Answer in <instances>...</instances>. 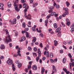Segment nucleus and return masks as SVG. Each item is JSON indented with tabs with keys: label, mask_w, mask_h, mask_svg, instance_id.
<instances>
[{
	"label": "nucleus",
	"mask_w": 74,
	"mask_h": 74,
	"mask_svg": "<svg viewBox=\"0 0 74 74\" xmlns=\"http://www.w3.org/2000/svg\"><path fill=\"white\" fill-rule=\"evenodd\" d=\"M54 4L53 5V8H52V9H51V10L49 11V13H51V12L53 11V10L52 9H53L54 8V7H55V5H56V3L55 2V1H54L53 2Z\"/></svg>",
	"instance_id": "nucleus-4"
},
{
	"label": "nucleus",
	"mask_w": 74,
	"mask_h": 74,
	"mask_svg": "<svg viewBox=\"0 0 74 74\" xmlns=\"http://www.w3.org/2000/svg\"><path fill=\"white\" fill-rule=\"evenodd\" d=\"M50 58H52L53 57V55L52 53H50Z\"/></svg>",
	"instance_id": "nucleus-29"
},
{
	"label": "nucleus",
	"mask_w": 74,
	"mask_h": 74,
	"mask_svg": "<svg viewBox=\"0 0 74 74\" xmlns=\"http://www.w3.org/2000/svg\"><path fill=\"white\" fill-rule=\"evenodd\" d=\"M21 40H23L24 41L26 40V37L23 36L21 38Z\"/></svg>",
	"instance_id": "nucleus-28"
},
{
	"label": "nucleus",
	"mask_w": 74,
	"mask_h": 74,
	"mask_svg": "<svg viewBox=\"0 0 74 74\" xmlns=\"http://www.w3.org/2000/svg\"><path fill=\"white\" fill-rule=\"evenodd\" d=\"M19 8L20 9L22 8V5L21 4H19Z\"/></svg>",
	"instance_id": "nucleus-44"
},
{
	"label": "nucleus",
	"mask_w": 74,
	"mask_h": 74,
	"mask_svg": "<svg viewBox=\"0 0 74 74\" xmlns=\"http://www.w3.org/2000/svg\"><path fill=\"white\" fill-rule=\"evenodd\" d=\"M7 5L8 7H11V3L10 2H9L7 3Z\"/></svg>",
	"instance_id": "nucleus-16"
},
{
	"label": "nucleus",
	"mask_w": 74,
	"mask_h": 74,
	"mask_svg": "<svg viewBox=\"0 0 74 74\" xmlns=\"http://www.w3.org/2000/svg\"><path fill=\"white\" fill-rule=\"evenodd\" d=\"M16 4V3L14 2V8H15V9L16 10V11L17 12H19V10L18 9V5Z\"/></svg>",
	"instance_id": "nucleus-5"
},
{
	"label": "nucleus",
	"mask_w": 74,
	"mask_h": 74,
	"mask_svg": "<svg viewBox=\"0 0 74 74\" xmlns=\"http://www.w3.org/2000/svg\"><path fill=\"white\" fill-rule=\"evenodd\" d=\"M66 5L67 7H69V5H70V3H69L68 1H66Z\"/></svg>",
	"instance_id": "nucleus-24"
},
{
	"label": "nucleus",
	"mask_w": 74,
	"mask_h": 74,
	"mask_svg": "<svg viewBox=\"0 0 74 74\" xmlns=\"http://www.w3.org/2000/svg\"><path fill=\"white\" fill-rule=\"evenodd\" d=\"M27 18L29 20H31L32 19V16L30 14H29L27 16Z\"/></svg>",
	"instance_id": "nucleus-9"
},
{
	"label": "nucleus",
	"mask_w": 74,
	"mask_h": 74,
	"mask_svg": "<svg viewBox=\"0 0 74 74\" xmlns=\"http://www.w3.org/2000/svg\"><path fill=\"white\" fill-rule=\"evenodd\" d=\"M46 58H45V57H44L42 58V60H44Z\"/></svg>",
	"instance_id": "nucleus-58"
},
{
	"label": "nucleus",
	"mask_w": 74,
	"mask_h": 74,
	"mask_svg": "<svg viewBox=\"0 0 74 74\" xmlns=\"http://www.w3.org/2000/svg\"><path fill=\"white\" fill-rule=\"evenodd\" d=\"M51 14H50L49 16H47V19H48L50 17H51Z\"/></svg>",
	"instance_id": "nucleus-42"
},
{
	"label": "nucleus",
	"mask_w": 74,
	"mask_h": 74,
	"mask_svg": "<svg viewBox=\"0 0 74 74\" xmlns=\"http://www.w3.org/2000/svg\"><path fill=\"white\" fill-rule=\"evenodd\" d=\"M45 71V69L44 68L42 67L41 69V72L42 74H43L44 73V72Z\"/></svg>",
	"instance_id": "nucleus-18"
},
{
	"label": "nucleus",
	"mask_w": 74,
	"mask_h": 74,
	"mask_svg": "<svg viewBox=\"0 0 74 74\" xmlns=\"http://www.w3.org/2000/svg\"><path fill=\"white\" fill-rule=\"evenodd\" d=\"M39 62H40V63L41 64V63H42V60L40 59L39 60Z\"/></svg>",
	"instance_id": "nucleus-60"
},
{
	"label": "nucleus",
	"mask_w": 74,
	"mask_h": 74,
	"mask_svg": "<svg viewBox=\"0 0 74 74\" xmlns=\"http://www.w3.org/2000/svg\"><path fill=\"white\" fill-rule=\"evenodd\" d=\"M68 56H69L70 58H72V56H71L70 53H69L68 54Z\"/></svg>",
	"instance_id": "nucleus-35"
},
{
	"label": "nucleus",
	"mask_w": 74,
	"mask_h": 74,
	"mask_svg": "<svg viewBox=\"0 0 74 74\" xmlns=\"http://www.w3.org/2000/svg\"><path fill=\"white\" fill-rule=\"evenodd\" d=\"M63 71H64V72L66 73V74H69L70 73V71H67V69L66 68H63Z\"/></svg>",
	"instance_id": "nucleus-8"
},
{
	"label": "nucleus",
	"mask_w": 74,
	"mask_h": 74,
	"mask_svg": "<svg viewBox=\"0 0 74 74\" xmlns=\"http://www.w3.org/2000/svg\"><path fill=\"white\" fill-rule=\"evenodd\" d=\"M37 40V38H36L34 37L33 38V39L32 40V42H35L36 41V40Z\"/></svg>",
	"instance_id": "nucleus-20"
},
{
	"label": "nucleus",
	"mask_w": 74,
	"mask_h": 74,
	"mask_svg": "<svg viewBox=\"0 0 74 74\" xmlns=\"http://www.w3.org/2000/svg\"><path fill=\"white\" fill-rule=\"evenodd\" d=\"M61 29L60 28V27L58 28L56 30V32H57V33H58V32H60V31Z\"/></svg>",
	"instance_id": "nucleus-15"
},
{
	"label": "nucleus",
	"mask_w": 74,
	"mask_h": 74,
	"mask_svg": "<svg viewBox=\"0 0 74 74\" xmlns=\"http://www.w3.org/2000/svg\"><path fill=\"white\" fill-rule=\"evenodd\" d=\"M27 5V4L26 3H24L23 4V8H26V6Z\"/></svg>",
	"instance_id": "nucleus-23"
},
{
	"label": "nucleus",
	"mask_w": 74,
	"mask_h": 74,
	"mask_svg": "<svg viewBox=\"0 0 74 74\" xmlns=\"http://www.w3.org/2000/svg\"><path fill=\"white\" fill-rule=\"evenodd\" d=\"M28 24L29 25H30L32 23L31 21H29L28 22Z\"/></svg>",
	"instance_id": "nucleus-64"
},
{
	"label": "nucleus",
	"mask_w": 74,
	"mask_h": 74,
	"mask_svg": "<svg viewBox=\"0 0 74 74\" xmlns=\"http://www.w3.org/2000/svg\"><path fill=\"white\" fill-rule=\"evenodd\" d=\"M34 0H30V3L31 4H32L33 3V2Z\"/></svg>",
	"instance_id": "nucleus-51"
},
{
	"label": "nucleus",
	"mask_w": 74,
	"mask_h": 74,
	"mask_svg": "<svg viewBox=\"0 0 74 74\" xmlns=\"http://www.w3.org/2000/svg\"><path fill=\"white\" fill-rule=\"evenodd\" d=\"M44 55H46L47 58H49V53L48 51H45L44 52Z\"/></svg>",
	"instance_id": "nucleus-7"
},
{
	"label": "nucleus",
	"mask_w": 74,
	"mask_h": 74,
	"mask_svg": "<svg viewBox=\"0 0 74 74\" xmlns=\"http://www.w3.org/2000/svg\"><path fill=\"white\" fill-rule=\"evenodd\" d=\"M54 42L55 46H56V45H57V44H58V42L56 40H54Z\"/></svg>",
	"instance_id": "nucleus-19"
},
{
	"label": "nucleus",
	"mask_w": 74,
	"mask_h": 74,
	"mask_svg": "<svg viewBox=\"0 0 74 74\" xmlns=\"http://www.w3.org/2000/svg\"><path fill=\"white\" fill-rule=\"evenodd\" d=\"M54 27L55 28H56V29L58 27V25L56 23H54L53 25Z\"/></svg>",
	"instance_id": "nucleus-26"
},
{
	"label": "nucleus",
	"mask_w": 74,
	"mask_h": 74,
	"mask_svg": "<svg viewBox=\"0 0 74 74\" xmlns=\"http://www.w3.org/2000/svg\"><path fill=\"white\" fill-rule=\"evenodd\" d=\"M59 5H56V8H59Z\"/></svg>",
	"instance_id": "nucleus-54"
},
{
	"label": "nucleus",
	"mask_w": 74,
	"mask_h": 74,
	"mask_svg": "<svg viewBox=\"0 0 74 74\" xmlns=\"http://www.w3.org/2000/svg\"><path fill=\"white\" fill-rule=\"evenodd\" d=\"M37 48L36 47H35L34 48V51H35V52H36L37 51Z\"/></svg>",
	"instance_id": "nucleus-34"
},
{
	"label": "nucleus",
	"mask_w": 74,
	"mask_h": 74,
	"mask_svg": "<svg viewBox=\"0 0 74 74\" xmlns=\"http://www.w3.org/2000/svg\"><path fill=\"white\" fill-rule=\"evenodd\" d=\"M26 12H25V14H24V16L25 17V18H26V17H27V16H26Z\"/></svg>",
	"instance_id": "nucleus-45"
},
{
	"label": "nucleus",
	"mask_w": 74,
	"mask_h": 74,
	"mask_svg": "<svg viewBox=\"0 0 74 74\" xmlns=\"http://www.w3.org/2000/svg\"><path fill=\"white\" fill-rule=\"evenodd\" d=\"M4 6V4L3 3H0V7H2V8H1L0 9L1 10H4V8H3V7Z\"/></svg>",
	"instance_id": "nucleus-12"
},
{
	"label": "nucleus",
	"mask_w": 74,
	"mask_h": 74,
	"mask_svg": "<svg viewBox=\"0 0 74 74\" xmlns=\"http://www.w3.org/2000/svg\"><path fill=\"white\" fill-rule=\"evenodd\" d=\"M74 28H72V29H71V32H74Z\"/></svg>",
	"instance_id": "nucleus-63"
},
{
	"label": "nucleus",
	"mask_w": 74,
	"mask_h": 74,
	"mask_svg": "<svg viewBox=\"0 0 74 74\" xmlns=\"http://www.w3.org/2000/svg\"><path fill=\"white\" fill-rule=\"evenodd\" d=\"M17 53H18V55H17L16 54H15L14 55V57H16V58L17 56H18V55H19V50H18V52H17Z\"/></svg>",
	"instance_id": "nucleus-21"
},
{
	"label": "nucleus",
	"mask_w": 74,
	"mask_h": 74,
	"mask_svg": "<svg viewBox=\"0 0 74 74\" xmlns=\"http://www.w3.org/2000/svg\"><path fill=\"white\" fill-rule=\"evenodd\" d=\"M28 50L31 51L32 50V48L31 47H29L28 48Z\"/></svg>",
	"instance_id": "nucleus-50"
},
{
	"label": "nucleus",
	"mask_w": 74,
	"mask_h": 74,
	"mask_svg": "<svg viewBox=\"0 0 74 74\" xmlns=\"http://www.w3.org/2000/svg\"><path fill=\"white\" fill-rule=\"evenodd\" d=\"M10 22L12 25L15 24L16 23V19H14L13 21H12L10 20Z\"/></svg>",
	"instance_id": "nucleus-6"
},
{
	"label": "nucleus",
	"mask_w": 74,
	"mask_h": 74,
	"mask_svg": "<svg viewBox=\"0 0 74 74\" xmlns=\"http://www.w3.org/2000/svg\"><path fill=\"white\" fill-rule=\"evenodd\" d=\"M5 40V42H11V39L10 38V35L6 37V39Z\"/></svg>",
	"instance_id": "nucleus-3"
},
{
	"label": "nucleus",
	"mask_w": 74,
	"mask_h": 74,
	"mask_svg": "<svg viewBox=\"0 0 74 74\" xmlns=\"http://www.w3.org/2000/svg\"><path fill=\"white\" fill-rule=\"evenodd\" d=\"M27 59L28 60H31V59H30V57L29 56H28L27 57Z\"/></svg>",
	"instance_id": "nucleus-52"
},
{
	"label": "nucleus",
	"mask_w": 74,
	"mask_h": 74,
	"mask_svg": "<svg viewBox=\"0 0 74 74\" xmlns=\"http://www.w3.org/2000/svg\"><path fill=\"white\" fill-rule=\"evenodd\" d=\"M22 64L21 63H20L19 64V68H20V67H21V66H22Z\"/></svg>",
	"instance_id": "nucleus-46"
},
{
	"label": "nucleus",
	"mask_w": 74,
	"mask_h": 74,
	"mask_svg": "<svg viewBox=\"0 0 74 74\" xmlns=\"http://www.w3.org/2000/svg\"><path fill=\"white\" fill-rule=\"evenodd\" d=\"M38 57H37L36 58V62H38V60L40 59L39 57L41 56V52L40 51V49H38Z\"/></svg>",
	"instance_id": "nucleus-2"
},
{
	"label": "nucleus",
	"mask_w": 74,
	"mask_h": 74,
	"mask_svg": "<svg viewBox=\"0 0 74 74\" xmlns=\"http://www.w3.org/2000/svg\"><path fill=\"white\" fill-rule=\"evenodd\" d=\"M66 15V14H62V16H63V17H64V16H65Z\"/></svg>",
	"instance_id": "nucleus-59"
},
{
	"label": "nucleus",
	"mask_w": 74,
	"mask_h": 74,
	"mask_svg": "<svg viewBox=\"0 0 74 74\" xmlns=\"http://www.w3.org/2000/svg\"><path fill=\"white\" fill-rule=\"evenodd\" d=\"M29 74H32V71L31 70H29Z\"/></svg>",
	"instance_id": "nucleus-61"
},
{
	"label": "nucleus",
	"mask_w": 74,
	"mask_h": 74,
	"mask_svg": "<svg viewBox=\"0 0 74 74\" xmlns=\"http://www.w3.org/2000/svg\"><path fill=\"white\" fill-rule=\"evenodd\" d=\"M32 68L33 70H36L37 69V66H36L35 65L33 66Z\"/></svg>",
	"instance_id": "nucleus-17"
},
{
	"label": "nucleus",
	"mask_w": 74,
	"mask_h": 74,
	"mask_svg": "<svg viewBox=\"0 0 74 74\" xmlns=\"http://www.w3.org/2000/svg\"><path fill=\"white\" fill-rule=\"evenodd\" d=\"M27 9L25 8L24 10V13L25 12H27Z\"/></svg>",
	"instance_id": "nucleus-53"
},
{
	"label": "nucleus",
	"mask_w": 74,
	"mask_h": 74,
	"mask_svg": "<svg viewBox=\"0 0 74 74\" xmlns=\"http://www.w3.org/2000/svg\"><path fill=\"white\" fill-rule=\"evenodd\" d=\"M22 26L23 27L25 28L26 27V23L25 22L23 23L22 24Z\"/></svg>",
	"instance_id": "nucleus-25"
},
{
	"label": "nucleus",
	"mask_w": 74,
	"mask_h": 74,
	"mask_svg": "<svg viewBox=\"0 0 74 74\" xmlns=\"http://www.w3.org/2000/svg\"><path fill=\"white\" fill-rule=\"evenodd\" d=\"M45 23H48V19H47L45 21Z\"/></svg>",
	"instance_id": "nucleus-39"
},
{
	"label": "nucleus",
	"mask_w": 74,
	"mask_h": 74,
	"mask_svg": "<svg viewBox=\"0 0 74 74\" xmlns=\"http://www.w3.org/2000/svg\"><path fill=\"white\" fill-rule=\"evenodd\" d=\"M5 32H6V34H7L8 35L9 34V33H8V31L7 29H6Z\"/></svg>",
	"instance_id": "nucleus-33"
},
{
	"label": "nucleus",
	"mask_w": 74,
	"mask_h": 74,
	"mask_svg": "<svg viewBox=\"0 0 74 74\" xmlns=\"http://www.w3.org/2000/svg\"><path fill=\"white\" fill-rule=\"evenodd\" d=\"M39 36L41 37H44V35L42 33H40V34Z\"/></svg>",
	"instance_id": "nucleus-31"
},
{
	"label": "nucleus",
	"mask_w": 74,
	"mask_h": 74,
	"mask_svg": "<svg viewBox=\"0 0 74 74\" xmlns=\"http://www.w3.org/2000/svg\"><path fill=\"white\" fill-rule=\"evenodd\" d=\"M66 24L68 26H70V21H68L67 22Z\"/></svg>",
	"instance_id": "nucleus-37"
},
{
	"label": "nucleus",
	"mask_w": 74,
	"mask_h": 74,
	"mask_svg": "<svg viewBox=\"0 0 74 74\" xmlns=\"http://www.w3.org/2000/svg\"><path fill=\"white\" fill-rule=\"evenodd\" d=\"M50 61L52 63H53V62H54V60H53V59H50Z\"/></svg>",
	"instance_id": "nucleus-62"
},
{
	"label": "nucleus",
	"mask_w": 74,
	"mask_h": 74,
	"mask_svg": "<svg viewBox=\"0 0 74 74\" xmlns=\"http://www.w3.org/2000/svg\"><path fill=\"white\" fill-rule=\"evenodd\" d=\"M40 47H41V48H42V43H41L40 44Z\"/></svg>",
	"instance_id": "nucleus-48"
},
{
	"label": "nucleus",
	"mask_w": 74,
	"mask_h": 74,
	"mask_svg": "<svg viewBox=\"0 0 74 74\" xmlns=\"http://www.w3.org/2000/svg\"><path fill=\"white\" fill-rule=\"evenodd\" d=\"M66 58H64L62 60V62L63 63H65L66 62Z\"/></svg>",
	"instance_id": "nucleus-32"
},
{
	"label": "nucleus",
	"mask_w": 74,
	"mask_h": 74,
	"mask_svg": "<svg viewBox=\"0 0 74 74\" xmlns=\"http://www.w3.org/2000/svg\"><path fill=\"white\" fill-rule=\"evenodd\" d=\"M25 35L26 37H29V38H30L31 37V36L29 35V34L28 32H26Z\"/></svg>",
	"instance_id": "nucleus-11"
},
{
	"label": "nucleus",
	"mask_w": 74,
	"mask_h": 74,
	"mask_svg": "<svg viewBox=\"0 0 74 74\" xmlns=\"http://www.w3.org/2000/svg\"><path fill=\"white\" fill-rule=\"evenodd\" d=\"M71 62H73L72 63V65L73 67L74 66V59L73 60V58H71Z\"/></svg>",
	"instance_id": "nucleus-13"
},
{
	"label": "nucleus",
	"mask_w": 74,
	"mask_h": 74,
	"mask_svg": "<svg viewBox=\"0 0 74 74\" xmlns=\"http://www.w3.org/2000/svg\"><path fill=\"white\" fill-rule=\"evenodd\" d=\"M57 36L58 37H61V36H62V34H61V33H58L57 34Z\"/></svg>",
	"instance_id": "nucleus-27"
},
{
	"label": "nucleus",
	"mask_w": 74,
	"mask_h": 74,
	"mask_svg": "<svg viewBox=\"0 0 74 74\" xmlns=\"http://www.w3.org/2000/svg\"><path fill=\"white\" fill-rule=\"evenodd\" d=\"M8 60L7 61V63L9 65H11V64H12V69L13 71H15V70H16V68L15 66V65L14 64H13V62L12 60L11 59H10V58L8 59Z\"/></svg>",
	"instance_id": "nucleus-1"
},
{
	"label": "nucleus",
	"mask_w": 74,
	"mask_h": 74,
	"mask_svg": "<svg viewBox=\"0 0 74 74\" xmlns=\"http://www.w3.org/2000/svg\"><path fill=\"white\" fill-rule=\"evenodd\" d=\"M64 10L65 11V13L66 15H68L69 14V12H68V8H65L64 9Z\"/></svg>",
	"instance_id": "nucleus-10"
},
{
	"label": "nucleus",
	"mask_w": 74,
	"mask_h": 74,
	"mask_svg": "<svg viewBox=\"0 0 74 74\" xmlns=\"http://www.w3.org/2000/svg\"><path fill=\"white\" fill-rule=\"evenodd\" d=\"M60 52L61 53H63V50H61L60 51Z\"/></svg>",
	"instance_id": "nucleus-47"
},
{
	"label": "nucleus",
	"mask_w": 74,
	"mask_h": 74,
	"mask_svg": "<svg viewBox=\"0 0 74 74\" xmlns=\"http://www.w3.org/2000/svg\"><path fill=\"white\" fill-rule=\"evenodd\" d=\"M32 62L30 61L29 62V64H30V65H32Z\"/></svg>",
	"instance_id": "nucleus-57"
},
{
	"label": "nucleus",
	"mask_w": 74,
	"mask_h": 74,
	"mask_svg": "<svg viewBox=\"0 0 74 74\" xmlns=\"http://www.w3.org/2000/svg\"><path fill=\"white\" fill-rule=\"evenodd\" d=\"M68 44H71L72 43V42L71 41H69L68 42H67Z\"/></svg>",
	"instance_id": "nucleus-56"
},
{
	"label": "nucleus",
	"mask_w": 74,
	"mask_h": 74,
	"mask_svg": "<svg viewBox=\"0 0 74 74\" xmlns=\"http://www.w3.org/2000/svg\"><path fill=\"white\" fill-rule=\"evenodd\" d=\"M0 48L1 49H4L5 48V46L4 45H1L0 46Z\"/></svg>",
	"instance_id": "nucleus-14"
},
{
	"label": "nucleus",
	"mask_w": 74,
	"mask_h": 74,
	"mask_svg": "<svg viewBox=\"0 0 74 74\" xmlns=\"http://www.w3.org/2000/svg\"><path fill=\"white\" fill-rule=\"evenodd\" d=\"M22 33L23 34L24 33H26V30H24V31H22Z\"/></svg>",
	"instance_id": "nucleus-49"
},
{
	"label": "nucleus",
	"mask_w": 74,
	"mask_h": 74,
	"mask_svg": "<svg viewBox=\"0 0 74 74\" xmlns=\"http://www.w3.org/2000/svg\"><path fill=\"white\" fill-rule=\"evenodd\" d=\"M56 14V13L54 12H52L51 13V14L52 16L55 15Z\"/></svg>",
	"instance_id": "nucleus-30"
},
{
	"label": "nucleus",
	"mask_w": 74,
	"mask_h": 74,
	"mask_svg": "<svg viewBox=\"0 0 74 74\" xmlns=\"http://www.w3.org/2000/svg\"><path fill=\"white\" fill-rule=\"evenodd\" d=\"M32 30L34 32H36V28H35L34 27H32Z\"/></svg>",
	"instance_id": "nucleus-40"
},
{
	"label": "nucleus",
	"mask_w": 74,
	"mask_h": 74,
	"mask_svg": "<svg viewBox=\"0 0 74 74\" xmlns=\"http://www.w3.org/2000/svg\"><path fill=\"white\" fill-rule=\"evenodd\" d=\"M18 32L16 31L15 33V36H18Z\"/></svg>",
	"instance_id": "nucleus-36"
},
{
	"label": "nucleus",
	"mask_w": 74,
	"mask_h": 74,
	"mask_svg": "<svg viewBox=\"0 0 74 74\" xmlns=\"http://www.w3.org/2000/svg\"><path fill=\"white\" fill-rule=\"evenodd\" d=\"M21 2L22 3H25L26 2V1H24V0H21Z\"/></svg>",
	"instance_id": "nucleus-43"
},
{
	"label": "nucleus",
	"mask_w": 74,
	"mask_h": 74,
	"mask_svg": "<svg viewBox=\"0 0 74 74\" xmlns=\"http://www.w3.org/2000/svg\"><path fill=\"white\" fill-rule=\"evenodd\" d=\"M31 65H29L28 66V69H30V68H31Z\"/></svg>",
	"instance_id": "nucleus-55"
},
{
	"label": "nucleus",
	"mask_w": 74,
	"mask_h": 74,
	"mask_svg": "<svg viewBox=\"0 0 74 74\" xmlns=\"http://www.w3.org/2000/svg\"><path fill=\"white\" fill-rule=\"evenodd\" d=\"M52 67L53 70V71H56V67H55V66L54 65H53Z\"/></svg>",
	"instance_id": "nucleus-22"
},
{
	"label": "nucleus",
	"mask_w": 74,
	"mask_h": 74,
	"mask_svg": "<svg viewBox=\"0 0 74 74\" xmlns=\"http://www.w3.org/2000/svg\"><path fill=\"white\" fill-rule=\"evenodd\" d=\"M61 23L63 27H65V24H63V22H61Z\"/></svg>",
	"instance_id": "nucleus-38"
},
{
	"label": "nucleus",
	"mask_w": 74,
	"mask_h": 74,
	"mask_svg": "<svg viewBox=\"0 0 74 74\" xmlns=\"http://www.w3.org/2000/svg\"><path fill=\"white\" fill-rule=\"evenodd\" d=\"M71 29H74V23H73L72 25L71 26Z\"/></svg>",
	"instance_id": "nucleus-41"
}]
</instances>
